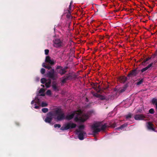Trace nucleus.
Here are the masks:
<instances>
[{
    "label": "nucleus",
    "mask_w": 157,
    "mask_h": 157,
    "mask_svg": "<svg viewBox=\"0 0 157 157\" xmlns=\"http://www.w3.org/2000/svg\"><path fill=\"white\" fill-rule=\"evenodd\" d=\"M77 113L76 114V117L74 118V120L76 122H78L79 121V118L78 117V116L81 114L82 113V112L81 110L77 111Z\"/></svg>",
    "instance_id": "nucleus-17"
},
{
    "label": "nucleus",
    "mask_w": 157,
    "mask_h": 157,
    "mask_svg": "<svg viewBox=\"0 0 157 157\" xmlns=\"http://www.w3.org/2000/svg\"><path fill=\"white\" fill-rule=\"evenodd\" d=\"M67 67H65L64 68H63V69H65V71H66V70L67 68Z\"/></svg>",
    "instance_id": "nucleus-47"
},
{
    "label": "nucleus",
    "mask_w": 157,
    "mask_h": 157,
    "mask_svg": "<svg viewBox=\"0 0 157 157\" xmlns=\"http://www.w3.org/2000/svg\"><path fill=\"white\" fill-rule=\"evenodd\" d=\"M139 71L140 70L137 69L131 71L127 75V77L128 78H130L136 76L137 75Z\"/></svg>",
    "instance_id": "nucleus-7"
},
{
    "label": "nucleus",
    "mask_w": 157,
    "mask_h": 157,
    "mask_svg": "<svg viewBox=\"0 0 157 157\" xmlns=\"http://www.w3.org/2000/svg\"><path fill=\"white\" fill-rule=\"evenodd\" d=\"M15 124H16L17 125H19V123H18V122H16L15 123Z\"/></svg>",
    "instance_id": "nucleus-48"
},
{
    "label": "nucleus",
    "mask_w": 157,
    "mask_h": 157,
    "mask_svg": "<svg viewBox=\"0 0 157 157\" xmlns=\"http://www.w3.org/2000/svg\"><path fill=\"white\" fill-rule=\"evenodd\" d=\"M154 62H155V63H156V61H155Z\"/></svg>",
    "instance_id": "nucleus-53"
},
{
    "label": "nucleus",
    "mask_w": 157,
    "mask_h": 157,
    "mask_svg": "<svg viewBox=\"0 0 157 157\" xmlns=\"http://www.w3.org/2000/svg\"><path fill=\"white\" fill-rule=\"evenodd\" d=\"M146 118V116L143 114H136L134 116V118L136 120H144Z\"/></svg>",
    "instance_id": "nucleus-11"
},
{
    "label": "nucleus",
    "mask_w": 157,
    "mask_h": 157,
    "mask_svg": "<svg viewBox=\"0 0 157 157\" xmlns=\"http://www.w3.org/2000/svg\"><path fill=\"white\" fill-rule=\"evenodd\" d=\"M35 100L36 101L35 102L36 103H39L40 100L38 98L36 97Z\"/></svg>",
    "instance_id": "nucleus-38"
},
{
    "label": "nucleus",
    "mask_w": 157,
    "mask_h": 157,
    "mask_svg": "<svg viewBox=\"0 0 157 157\" xmlns=\"http://www.w3.org/2000/svg\"><path fill=\"white\" fill-rule=\"evenodd\" d=\"M101 126V123H96L94 124L92 126L91 128L93 130V132L94 133L100 132L101 130H104L107 127L106 124L102 125L101 127V128H98Z\"/></svg>",
    "instance_id": "nucleus-2"
},
{
    "label": "nucleus",
    "mask_w": 157,
    "mask_h": 157,
    "mask_svg": "<svg viewBox=\"0 0 157 157\" xmlns=\"http://www.w3.org/2000/svg\"><path fill=\"white\" fill-rule=\"evenodd\" d=\"M45 61L46 62L48 63L51 65H53L54 63L53 60H52L49 56L46 57Z\"/></svg>",
    "instance_id": "nucleus-15"
},
{
    "label": "nucleus",
    "mask_w": 157,
    "mask_h": 157,
    "mask_svg": "<svg viewBox=\"0 0 157 157\" xmlns=\"http://www.w3.org/2000/svg\"><path fill=\"white\" fill-rule=\"evenodd\" d=\"M85 128L84 125H81L79 126V130H83Z\"/></svg>",
    "instance_id": "nucleus-28"
},
{
    "label": "nucleus",
    "mask_w": 157,
    "mask_h": 157,
    "mask_svg": "<svg viewBox=\"0 0 157 157\" xmlns=\"http://www.w3.org/2000/svg\"><path fill=\"white\" fill-rule=\"evenodd\" d=\"M152 103L155 104L156 106V108L157 109V99L154 98L152 101Z\"/></svg>",
    "instance_id": "nucleus-22"
},
{
    "label": "nucleus",
    "mask_w": 157,
    "mask_h": 157,
    "mask_svg": "<svg viewBox=\"0 0 157 157\" xmlns=\"http://www.w3.org/2000/svg\"><path fill=\"white\" fill-rule=\"evenodd\" d=\"M154 55H153L151 56V58H154Z\"/></svg>",
    "instance_id": "nucleus-50"
},
{
    "label": "nucleus",
    "mask_w": 157,
    "mask_h": 157,
    "mask_svg": "<svg viewBox=\"0 0 157 157\" xmlns=\"http://www.w3.org/2000/svg\"><path fill=\"white\" fill-rule=\"evenodd\" d=\"M56 71L58 73L60 74L61 75H63L67 72L66 71H65V69H63V67L60 66H57Z\"/></svg>",
    "instance_id": "nucleus-8"
},
{
    "label": "nucleus",
    "mask_w": 157,
    "mask_h": 157,
    "mask_svg": "<svg viewBox=\"0 0 157 157\" xmlns=\"http://www.w3.org/2000/svg\"><path fill=\"white\" fill-rule=\"evenodd\" d=\"M41 86L42 87H44V85H41Z\"/></svg>",
    "instance_id": "nucleus-51"
},
{
    "label": "nucleus",
    "mask_w": 157,
    "mask_h": 157,
    "mask_svg": "<svg viewBox=\"0 0 157 157\" xmlns=\"http://www.w3.org/2000/svg\"><path fill=\"white\" fill-rule=\"evenodd\" d=\"M147 70V68L146 67H145L144 68H143L141 70V72L143 73Z\"/></svg>",
    "instance_id": "nucleus-40"
},
{
    "label": "nucleus",
    "mask_w": 157,
    "mask_h": 157,
    "mask_svg": "<svg viewBox=\"0 0 157 157\" xmlns=\"http://www.w3.org/2000/svg\"><path fill=\"white\" fill-rule=\"evenodd\" d=\"M71 5H69V9L67 11L69 13H71Z\"/></svg>",
    "instance_id": "nucleus-33"
},
{
    "label": "nucleus",
    "mask_w": 157,
    "mask_h": 157,
    "mask_svg": "<svg viewBox=\"0 0 157 157\" xmlns=\"http://www.w3.org/2000/svg\"><path fill=\"white\" fill-rule=\"evenodd\" d=\"M40 96H45V94L44 93H43L42 94H40Z\"/></svg>",
    "instance_id": "nucleus-46"
},
{
    "label": "nucleus",
    "mask_w": 157,
    "mask_h": 157,
    "mask_svg": "<svg viewBox=\"0 0 157 157\" xmlns=\"http://www.w3.org/2000/svg\"><path fill=\"white\" fill-rule=\"evenodd\" d=\"M67 17H70L69 15V16H68V15H67Z\"/></svg>",
    "instance_id": "nucleus-52"
},
{
    "label": "nucleus",
    "mask_w": 157,
    "mask_h": 157,
    "mask_svg": "<svg viewBox=\"0 0 157 157\" xmlns=\"http://www.w3.org/2000/svg\"><path fill=\"white\" fill-rule=\"evenodd\" d=\"M149 113H150L153 114L154 113V109L151 108L149 110Z\"/></svg>",
    "instance_id": "nucleus-31"
},
{
    "label": "nucleus",
    "mask_w": 157,
    "mask_h": 157,
    "mask_svg": "<svg viewBox=\"0 0 157 157\" xmlns=\"http://www.w3.org/2000/svg\"><path fill=\"white\" fill-rule=\"evenodd\" d=\"M42 111L44 113H46L48 111V109L47 108H44L42 109Z\"/></svg>",
    "instance_id": "nucleus-30"
},
{
    "label": "nucleus",
    "mask_w": 157,
    "mask_h": 157,
    "mask_svg": "<svg viewBox=\"0 0 157 157\" xmlns=\"http://www.w3.org/2000/svg\"><path fill=\"white\" fill-rule=\"evenodd\" d=\"M91 85L92 86V88L96 91L98 92H99L100 91L101 88H100V85L98 83H92L91 84Z\"/></svg>",
    "instance_id": "nucleus-10"
},
{
    "label": "nucleus",
    "mask_w": 157,
    "mask_h": 157,
    "mask_svg": "<svg viewBox=\"0 0 157 157\" xmlns=\"http://www.w3.org/2000/svg\"><path fill=\"white\" fill-rule=\"evenodd\" d=\"M72 3H73V1H71V2L70 3V5H71V4Z\"/></svg>",
    "instance_id": "nucleus-49"
},
{
    "label": "nucleus",
    "mask_w": 157,
    "mask_h": 157,
    "mask_svg": "<svg viewBox=\"0 0 157 157\" xmlns=\"http://www.w3.org/2000/svg\"><path fill=\"white\" fill-rule=\"evenodd\" d=\"M40 72L42 74H44L45 72V69H44V68H41V69Z\"/></svg>",
    "instance_id": "nucleus-36"
},
{
    "label": "nucleus",
    "mask_w": 157,
    "mask_h": 157,
    "mask_svg": "<svg viewBox=\"0 0 157 157\" xmlns=\"http://www.w3.org/2000/svg\"><path fill=\"white\" fill-rule=\"evenodd\" d=\"M76 113H77V111H74L71 114H68L65 116V119L68 120H71L73 118L74 116L76 115Z\"/></svg>",
    "instance_id": "nucleus-12"
},
{
    "label": "nucleus",
    "mask_w": 157,
    "mask_h": 157,
    "mask_svg": "<svg viewBox=\"0 0 157 157\" xmlns=\"http://www.w3.org/2000/svg\"><path fill=\"white\" fill-rule=\"evenodd\" d=\"M54 116L53 113L50 112L47 114V116L44 120V121L47 123L50 124Z\"/></svg>",
    "instance_id": "nucleus-6"
},
{
    "label": "nucleus",
    "mask_w": 157,
    "mask_h": 157,
    "mask_svg": "<svg viewBox=\"0 0 157 157\" xmlns=\"http://www.w3.org/2000/svg\"><path fill=\"white\" fill-rule=\"evenodd\" d=\"M125 116L126 119H129L132 117V114L129 113L128 115H125Z\"/></svg>",
    "instance_id": "nucleus-26"
},
{
    "label": "nucleus",
    "mask_w": 157,
    "mask_h": 157,
    "mask_svg": "<svg viewBox=\"0 0 157 157\" xmlns=\"http://www.w3.org/2000/svg\"><path fill=\"white\" fill-rule=\"evenodd\" d=\"M35 102L34 100H33L31 102V104H33Z\"/></svg>",
    "instance_id": "nucleus-45"
},
{
    "label": "nucleus",
    "mask_w": 157,
    "mask_h": 157,
    "mask_svg": "<svg viewBox=\"0 0 157 157\" xmlns=\"http://www.w3.org/2000/svg\"><path fill=\"white\" fill-rule=\"evenodd\" d=\"M126 90V88L125 87H123V88H121L119 89L118 90V92L119 93H122L124 92Z\"/></svg>",
    "instance_id": "nucleus-24"
},
{
    "label": "nucleus",
    "mask_w": 157,
    "mask_h": 157,
    "mask_svg": "<svg viewBox=\"0 0 157 157\" xmlns=\"http://www.w3.org/2000/svg\"><path fill=\"white\" fill-rule=\"evenodd\" d=\"M128 78L124 76H121L119 78L120 81L121 83H124L128 79Z\"/></svg>",
    "instance_id": "nucleus-18"
},
{
    "label": "nucleus",
    "mask_w": 157,
    "mask_h": 157,
    "mask_svg": "<svg viewBox=\"0 0 157 157\" xmlns=\"http://www.w3.org/2000/svg\"><path fill=\"white\" fill-rule=\"evenodd\" d=\"M47 76L53 80H56L58 77L57 74L56 73L54 69H52L46 74Z\"/></svg>",
    "instance_id": "nucleus-5"
},
{
    "label": "nucleus",
    "mask_w": 157,
    "mask_h": 157,
    "mask_svg": "<svg viewBox=\"0 0 157 157\" xmlns=\"http://www.w3.org/2000/svg\"><path fill=\"white\" fill-rule=\"evenodd\" d=\"M54 126L55 128H56V127L60 128L61 127V126L60 124H54Z\"/></svg>",
    "instance_id": "nucleus-37"
},
{
    "label": "nucleus",
    "mask_w": 157,
    "mask_h": 157,
    "mask_svg": "<svg viewBox=\"0 0 157 157\" xmlns=\"http://www.w3.org/2000/svg\"><path fill=\"white\" fill-rule=\"evenodd\" d=\"M47 105L48 104L44 102H42L41 103V106L42 107L47 106Z\"/></svg>",
    "instance_id": "nucleus-32"
},
{
    "label": "nucleus",
    "mask_w": 157,
    "mask_h": 157,
    "mask_svg": "<svg viewBox=\"0 0 157 157\" xmlns=\"http://www.w3.org/2000/svg\"><path fill=\"white\" fill-rule=\"evenodd\" d=\"M49 52V50L48 49H45V54L46 55H48Z\"/></svg>",
    "instance_id": "nucleus-42"
},
{
    "label": "nucleus",
    "mask_w": 157,
    "mask_h": 157,
    "mask_svg": "<svg viewBox=\"0 0 157 157\" xmlns=\"http://www.w3.org/2000/svg\"><path fill=\"white\" fill-rule=\"evenodd\" d=\"M52 87L54 90L55 91H59V87L57 86V83L55 82L54 81L52 82Z\"/></svg>",
    "instance_id": "nucleus-16"
},
{
    "label": "nucleus",
    "mask_w": 157,
    "mask_h": 157,
    "mask_svg": "<svg viewBox=\"0 0 157 157\" xmlns=\"http://www.w3.org/2000/svg\"><path fill=\"white\" fill-rule=\"evenodd\" d=\"M51 80H50L48 82H46L45 84V86L46 88H49L50 86V84L51 83Z\"/></svg>",
    "instance_id": "nucleus-25"
},
{
    "label": "nucleus",
    "mask_w": 157,
    "mask_h": 157,
    "mask_svg": "<svg viewBox=\"0 0 157 157\" xmlns=\"http://www.w3.org/2000/svg\"><path fill=\"white\" fill-rule=\"evenodd\" d=\"M88 118V115H85L84 117H80L79 121L81 122H83L86 121Z\"/></svg>",
    "instance_id": "nucleus-19"
},
{
    "label": "nucleus",
    "mask_w": 157,
    "mask_h": 157,
    "mask_svg": "<svg viewBox=\"0 0 157 157\" xmlns=\"http://www.w3.org/2000/svg\"><path fill=\"white\" fill-rule=\"evenodd\" d=\"M34 108L36 109H38L39 108V106H38L36 105L34 107Z\"/></svg>",
    "instance_id": "nucleus-44"
},
{
    "label": "nucleus",
    "mask_w": 157,
    "mask_h": 157,
    "mask_svg": "<svg viewBox=\"0 0 157 157\" xmlns=\"http://www.w3.org/2000/svg\"><path fill=\"white\" fill-rule=\"evenodd\" d=\"M153 63H151L148 65L147 67H146L147 69L152 66V65H153Z\"/></svg>",
    "instance_id": "nucleus-39"
},
{
    "label": "nucleus",
    "mask_w": 157,
    "mask_h": 157,
    "mask_svg": "<svg viewBox=\"0 0 157 157\" xmlns=\"http://www.w3.org/2000/svg\"><path fill=\"white\" fill-rule=\"evenodd\" d=\"M128 124H124L122 125H121L119 127L117 128L118 129H122L124 128L127 126Z\"/></svg>",
    "instance_id": "nucleus-23"
},
{
    "label": "nucleus",
    "mask_w": 157,
    "mask_h": 157,
    "mask_svg": "<svg viewBox=\"0 0 157 157\" xmlns=\"http://www.w3.org/2000/svg\"><path fill=\"white\" fill-rule=\"evenodd\" d=\"M77 126L76 124L73 123L68 122L62 126L60 129L62 131L71 129L75 128Z\"/></svg>",
    "instance_id": "nucleus-3"
},
{
    "label": "nucleus",
    "mask_w": 157,
    "mask_h": 157,
    "mask_svg": "<svg viewBox=\"0 0 157 157\" xmlns=\"http://www.w3.org/2000/svg\"><path fill=\"white\" fill-rule=\"evenodd\" d=\"M42 66L48 69V70H49L51 68V67L50 66L47 65L44 63H42Z\"/></svg>",
    "instance_id": "nucleus-21"
},
{
    "label": "nucleus",
    "mask_w": 157,
    "mask_h": 157,
    "mask_svg": "<svg viewBox=\"0 0 157 157\" xmlns=\"http://www.w3.org/2000/svg\"><path fill=\"white\" fill-rule=\"evenodd\" d=\"M53 46L56 48H60L65 45L63 40L59 38H56L53 41Z\"/></svg>",
    "instance_id": "nucleus-4"
},
{
    "label": "nucleus",
    "mask_w": 157,
    "mask_h": 157,
    "mask_svg": "<svg viewBox=\"0 0 157 157\" xmlns=\"http://www.w3.org/2000/svg\"><path fill=\"white\" fill-rule=\"evenodd\" d=\"M151 58V57H148L146 59H144L142 63V64L143 65H144V63L150 59Z\"/></svg>",
    "instance_id": "nucleus-27"
},
{
    "label": "nucleus",
    "mask_w": 157,
    "mask_h": 157,
    "mask_svg": "<svg viewBox=\"0 0 157 157\" xmlns=\"http://www.w3.org/2000/svg\"><path fill=\"white\" fill-rule=\"evenodd\" d=\"M154 124L152 123V122H147V127L148 129L155 132V129L154 128Z\"/></svg>",
    "instance_id": "nucleus-13"
},
{
    "label": "nucleus",
    "mask_w": 157,
    "mask_h": 157,
    "mask_svg": "<svg viewBox=\"0 0 157 157\" xmlns=\"http://www.w3.org/2000/svg\"><path fill=\"white\" fill-rule=\"evenodd\" d=\"M41 82L42 84H44L46 81V79L44 78H42L41 79Z\"/></svg>",
    "instance_id": "nucleus-29"
},
{
    "label": "nucleus",
    "mask_w": 157,
    "mask_h": 157,
    "mask_svg": "<svg viewBox=\"0 0 157 157\" xmlns=\"http://www.w3.org/2000/svg\"><path fill=\"white\" fill-rule=\"evenodd\" d=\"M77 134H78V139L80 140H82L84 139V136L85 135H86V133L85 132L81 131L78 130H76Z\"/></svg>",
    "instance_id": "nucleus-9"
},
{
    "label": "nucleus",
    "mask_w": 157,
    "mask_h": 157,
    "mask_svg": "<svg viewBox=\"0 0 157 157\" xmlns=\"http://www.w3.org/2000/svg\"><path fill=\"white\" fill-rule=\"evenodd\" d=\"M157 56V50H156V51L155 52V54L154 55V58H155V57Z\"/></svg>",
    "instance_id": "nucleus-43"
},
{
    "label": "nucleus",
    "mask_w": 157,
    "mask_h": 157,
    "mask_svg": "<svg viewBox=\"0 0 157 157\" xmlns=\"http://www.w3.org/2000/svg\"><path fill=\"white\" fill-rule=\"evenodd\" d=\"M44 90L43 88H41L39 90V93H44Z\"/></svg>",
    "instance_id": "nucleus-41"
},
{
    "label": "nucleus",
    "mask_w": 157,
    "mask_h": 157,
    "mask_svg": "<svg viewBox=\"0 0 157 157\" xmlns=\"http://www.w3.org/2000/svg\"><path fill=\"white\" fill-rule=\"evenodd\" d=\"M94 96L95 97L97 98H99V99L102 101L105 100L106 98L105 96L102 95H101L99 94H98L97 93H95L93 94Z\"/></svg>",
    "instance_id": "nucleus-14"
},
{
    "label": "nucleus",
    "mask_w": 157,
    "mask_h": 157,
    "mask_svg": "<svg viewBox=\"0 0 157 157\" xmlns=\"http://www.w3.org/2000/svg\"><path fill=\"white\" fill-rule=\"evenodd\" d=\"M143 79H142L140 81H139L136 84L137 85H140L143 82Z\"/></svg>",
    "instance_id": "nucleus-34"
},
{
    "label": "nucleus",
    "mask_w": 157,
    "mask_h": 157,
    "mask_svg": "<svg viewBox=\"0 0 157 157\" xmlns=\"http://www.w3.org/2000/svg\"><path fill=\"white\" fill-rule=\"evenodd\" d=\"M54 118L57 121H61L65 119V113L61 109L57 108L53 112Z\"/></svg>",
    "instance_id": "nucleus-1"
},
{
    "label": "nucleus",
    "mask_w": 157,
    "mask_h": 157,
    "mask_svg": "<svg viewBox=\"0 0 157 157\" xmlns=\"http://www.w3.org/2000/svg\"><path fill=\"white\" fill-rule=\"evenodd\" d=\"M46 94L48 95H50L51 94V92L50 90H48L46 92Z\"/></svg>",
    "instance_id": "nucleus-35"
},
{
    "label": "nucleus",
    "mask_w": 157,
    "mask_h": 157,
    "mask_svg": "<svg viewBox=\"0 0 157 157\" xmlns=\"http://www.w3.org/2000/svg\"><path fill=\"white\" fill-rule=\"evenodd\" d=\"M70 77V75H68V76H64L63 78V79L62 81L61 82L63 83H65L69 79V78Z\"/></svg>",
    "instance_id": "nucleus-20"
}]
</instances>
